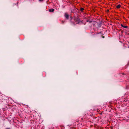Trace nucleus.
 I'll list each match as a JSON object with an SVG mask.
<instances>
[{
  "mask_svg": "<svg viewBox=\"0 0 129 129\" xmlns=\"http://www.w3.org/2000/svg\"><path fill=\"white\" fill-rule=\"evenodd\" d=\"M54 11V9H50L49 10V11L50 12H52Z\"/></svg>",
  "mask_w": 129,
  "mask_h": 129,
  "instance_id": "nucleus-2",
  "label": "nucleus"
},
{
  "mask_svg": "<svg viewBox=\"0 0 129 129\" xmlns=\"http://www.w3.org/2000/svg\"><path fill=\"white\" fill-rule=\"evenodd\" d=\"M121 7V5H118L116 6V8L118 9H119Z\"/></svg>",
  "mask_w": 129,
  "mask_h": 129,
  "instance_id": "nucleus-4",
  "label": "nucleus"
},
{
  "mask_svg": "<svg viewBox=\"0 0 129 129\" xmlns=\"http://www.w3.org/2000/svg\"><path fill=\"white\" fill-rule=\"evenodd\" d=\"M84 10V9L83 8H81V9H80V11L81 12H82Z\"/></svg>",
  "mask_w": 129,
  "mask_h": 129,
  "instance_id": "nucleus-5",
  "label": "nucleus"
},
{
  "mask_svg": "<svg viewBox=\"0 0 129 129\" xmlns=\"http://www.w3.org/2000/svg\"><path fill=\"white\" fill-rule=\"evenodd\" d=\"M121 26L122 27H124L125 28H126L127 27V26H124L122 24L121 25Z\"/></svg>",
  "mask_w": 129,
  "mask_h": 129,
  "instance_id": "nucleus-3",
  "label": "nucleus"
},
{
  "mask_svg": "<svg viewBox=\"0 0 129 129\" xmlns=\"http://www.w3.org/2000/svg\"><path fill=\"white\" fill-rule=\"evenodd\" d=\"M39 1L40 2H42L43 1V0H39Z\"/></svg>",
  "mask_w": 129,
  "mask_h": 129,
  "instance_id": "nucleus-6",
  "label": "nucleus"
},
{
  "mask_svg": "<svg viewBox=\"0 0 129 129\" xmlns=\"http://www.w3.org/2000/svg\"><path fill=\"white\" fill-rule=\"evenodd\" d=\"M65 17L67 19H68L69 18V16L68 14L67 13H65L64 15Z\"/></svg>",
  "mask_w": 129,
  "mask_h": 129,
  "instance_id": "nucleus-1",
  "label": "nucleus"
},
{
  "mask_svg": "<svg viewBox=\"0 0 129 129\" xmlns=\"http://www.w3.org/2000/svg\"><path fill=\"white\" fill-rule=\"evenodd\" d=\"M103 38H104V36H103Z\"/></svg>",
  "mask_w": 129,
  "mask_h": 129,
  "instance_id": "nucleus-7",
  "label": "nucleus"
},
{
  "mask_svg": "<svg viewBox=\"0 0 129 129\" xmlns=\"http://www.w3.org/2000/svg\"><path fill=\"white\" fill-rule=\"evenodd\" d=\"M99 33H97V34H99Z\"/></svg>",
  "mask_w": 129,
  "mask_h": 129,
  "instance_id": "nucleus-8",
  "label": "nucleus"
}]
</instances>
